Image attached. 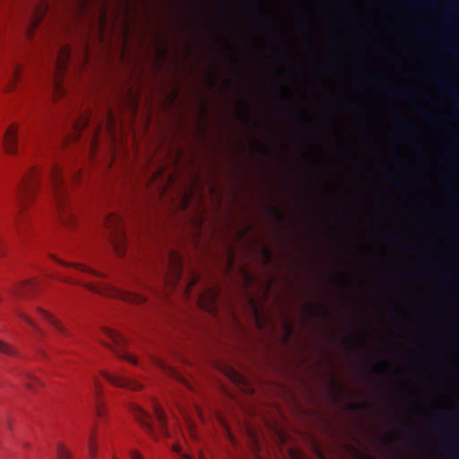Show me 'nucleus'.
Here are the masks:
<instances>
[{
  "instance_id": "obj_15",
  "label": "nucleus",
  "mask_w": 459,
  "mask_h": 459,
  "mask_svg": "<svg viewBox=\"0 0 459 459\" xmlns=\"http://www.w3.org/2000/svg\"><path fill=\"white\" fill-rule=\"evenodd\" d=\"M153 411H154L155 417L160 424L161 431L165 434L167 430H166V416H165L164 411H162L161 407L157 403L153 404Z\"/></svg>"
},
{
  "instance_id": "obj_32",
  "label": "nucleus",
  "mask_w": 459,
  "mask_h": 459,
  "mask_svg": "<svg viewBox=\"0 0 459 459\" xmlns=\"http://www.w3.org/2000/svg\"><path fill=\"white\" fill-rule=\"evenodd\" d=\"M84 286L91 290L96 291L98 293H102V291L97 286H93L91 284H85Z\"/></svg>"
},
{
  "instance_id": "obj_8",
  "label": "nucleus",
  "mask_w": 459,
  "mask_h": 459,
  "mask_svg": "<svg viewBox=\"0 0 459 459\" xmlns=\"http://www.w3.org/2000/svg\"><path fill=\"white\" fill-rule=\"evenodd\" d=\"M169 264H170V271L171 277L170 279L166 278L168 284L176 285L179 281L183 270V259L179 254L176 251H171L169 253Z\"/></svg>"
},
{
  "instance_id": "obj_16",
  "label": "nucleus",
  "mask_w": 459,
  "mask_h": 459,
  "mask_svg": "<svg viewBox=\"0 0 459 459\" xmlns=\"http://www.w3.org/2000/svg\"><path fill=\"white\" fill-rule=\"evenodd\" d=\"M44 13H45V9L42 7H39L37 8L35 13L33 14V16L31 17L30 19V27H28L27 29V33L29 34V36H31V29L32 27H36L38 26V24L40 22L43 15H44Z\"/></svg>"
},
{
  "instance_id": "obj_40",
  "label": "nucleus",
  "mask_w": 459,
  "mask_h": 459,
  "mask_svg": "<svg viewBox=\"0 0 459 459\" xmlns=\"http://www.w3.org/2000/svg\"><path fill=\"white\" fill-rule=\"evenodd\" d=\"M174 450H175L176 452L179 453V447H178V446H175V447H174Z\"/></svg>"
},
{
  "instance_id": "obj_13",
  "label": "nucleus",
  "mask_w": 459,
  "mask_h": 459,
  "mask_svg": "<svg viewBox=\"0 0 459 459\" xmlns=\"http://www.w3.org/2000/svg\"><path fill=\"white\" fill-rule=\"evenodd\" d=\"M89 117L88 116H82L78 119L76 122L74 123V132L73 133V138L74 140L77 141L80 139V134L81 132L87 127L89 124Z\"/></svg>"
},
{
  "instance_id": "obj_25",
  "label": "nucleus",
  "mask_w": 459,
  "mask_h": 459,
  "mask_svg": "<svg viewBox=\"0 0 459 459\" xmlns=\"http://www.w3.org/2000/svg\"><path fill=\"white\" fill-rule=\"evenodd\" d=\"M26 377H27V379L25 382V385L28 389L32 390L34 388L33 387L34 384H40L39 380H38V378H36L35 377L28 375Z\"/></svg>"
},
{
  "instance_id": "obj_43",
  "label": "nucleus",
  "mask_w": 459,
  "mask_h": 459,
  "mask_svg": "<svg viewBox=\"0 0 459 459\" xmlns=\"http://www.w3.org/2000/svg\"><path fill=\"white\" fill-rule=\"evenodd\" d=\"M456 102H457V104L459 105V99H456Z\"/></svg>"
},
{
  "instance_id": "obj_6",
  "label": "nucleus",
  "mask_w": 459,
  "mask_h": 459,
  "mask_svg": "<svg viewBox=\"0 0 459 459\" xmlns=\"http://www.w3.org/2000/svg\"><path fill=\"white\" fill-rule=\"evenodd\" d=\"M129 411L134 415L135 420L141 424L142 428L153 438H156V432L152 423L151 422L150 414L145 411L142 407L131 403L129 404Z\"/></svg>"
},
{
  "instance_id": "obj_20",
  "label": "nucleus",
  "mask_w": 459,
  "mask_h": 459,
  "mask_svg": "<svg viewBox=\"0 0 459 459\" xmlns=\"http://www.w3.org/2000/svg\"><path fill=\"white\" fill-rule=\"evenodd\" d=\"M17 315L19 317H21L24 322H26L33 330H35L37 333H41V330L39 328V326L34 323V321L30 318L27 315H25L23 312L17 310Z\"/></svg>"
},
{
  "instance_id": "obj_19",
  "label": "nucleus",
  "mask_w": 459,
  "mask_h": 459,
  "mask_svg": "<svg viewBox=\"0 0 459 459\" xmlns=\"http://www.w3.org/2000/svg\"><path fill=\"white\" fill-rule=\"evenodd\" d=\"M95 430L92 431L91 437H90V442H89V454L92 458H95L97 455V441L95 437Z\"/></svg>"
},
{
  "instance_id": "obj_11",
  "label": "nucleus",
  "mask_w": 459,
  "mask_h": 459,
  "mask_svg": "<svg viewBox=\"0 0 459 459\" xmlns=\"http://www.w3.org/2000/svg\"><path fill=\"white\" fill-rule=\"evenodd\" d=\"M37 311H38L39 315L42 317V319L48 322L62 335H65V336L69 335L67 329L52 315H50L48 312L42 310L40 308H38Z\"/></svg>"
},
{
  "instance_id": "obj_24",
  "label": "nucleus",
  "mask_w": 459,
  "mask_h": 459,
  "mask_svg": "<svg viewBox=\"0 0 459 459\" xmlns=\"http://www.w3.org/2000/svg\"><path fill=\"white\" fill-rule=\"evenodd\" d=\"M74 266V268L76 270H79L81 272H86V273H90L95 276H101L100 273L88 268L87 266L83 265V264H73Z\"/></svg>"
},
{
  "instance_id": "obj_26",
  "label": "nucleus",
  "mask_w": 459,
  "mask_h": 459,
  "mask_svg": "<svg viewBox=\"0 0 459 459\" xmlns=\"http://www.w3.org/2000/svg\"><path fill=\"white\" fill-rule=\"evenodd\" d=\"M263 255L264 258V264H268L272 261V252L268 248H264Z\"/></svg>"
},
{
  "instance_id": "obj_21",
  "label": "nucleus",
  "mask_w": 459,
  "mask_h": 459,
  "mask_svg": "<svg viewBox=\"0 0 459 459\" xmlns=\"http://www.w3.org/2000/svg\"><path fill=\"white\" fill-rule=\"evenodd\" d=\"M389 94H392L395 97H411V93L406 91H403L400 88H392L388 89L387 91Z\"/></svg>"
},
{
  "instance_id": "obj_34",
  "label": "nucleus",
  "mask_w": 459,
  "mask_h": 459,
  "mask_svg": "<svg viewBox=\"0 0 459 459\" xmlns=\"http://www.w3.org/2000/svg\"><path fill=\"white\" fill-rule=\"evenodd\" d=\"M60 281H65V282H70V283H74V284H79L80 283V281H74L71 280L68 277H61Z\"/></svg>"
},
{
  "instance_id": "obj_4",
  "label": "nucleus",
  "mask_w": 459,
  "mask_h": 459,
  "mask_svg": "<svg viewBox=\"0 0 459 459\" xmlns=\"http://www.w3.org/2000/svg\"><path fill=\"white\" fill-rule=\"evenodd\" d=\"M71 56V50L67 46H63L59 48L57 56L54 62L55 78L54 86L56 93L63 94L65 89L61 83V76L65 72L67 64Z\"/></svg>"
},
{
  "instance_id": "obj_9",
  "label": "nucleus",
  "mask_w": 459,
  "mask_h": 459,
  "mask_svg": "<svg viewBox=\"0 0 459 459\" xmlns=\"http://www.w3.org/2000/svg\"><path fill=\"white\" fill-rule=\"evenodd\" d=\"M36 288L37 282L28 280L14 287L12 290V295L16 299H27L30 297V292H32Z\"/></svg>"
},
{
  "instance_id": "obj_31",
  "label": "nucleus",
  "mask_w": 459,
  "mask_h": 459,
  "mask_svg": "<svg viewBox=\"0 0 459 459\" xmlns=\"http://www.w3.org/2000/svg\"><path fill=\"white\" fill-rule=\"evenodd\" d=\"M307 309L311 316H317L316 307L313 305H307Z\"/></svg>"
},
{
  "instance_id": "obj_10",
  "label": "nucleus",
  "mask_w": 459,
  "mask_h": 459,
  "mask_svg": "<svg viewBox=\"0 0 459 459\" xmlns=\"http://www.w3.org/2000/svg\"><path fill=\"white\" fill-rule=\"evenodd\" d=\"M17 131L16 125H12L4 134V147L8 153H14L17 149Z\"/></svg>"
},
{
  "instance_id": "obj_29",
  "label": "nucleus",
  "mask_w": 459,
  "mask_h": 459,
  "mask_svg": "<svg viewBox=\"0 0 459 459\" xmlns=\"http://www.w3.org/2000/svg\"><path fill=\"white\" fill-rule=\"evenodd\" d=\"M216 299H217V293L214 292V291H211V293H210V299L211 300L210 301H211L212 304H211V307L208 308L209 310L213 309V305L215 303Z\"/></svg>"
},
{
  "instance_id": "obj_30",
  "label": "nucleus",
  "mask_w": 459,
  "mask_h": 459,
  "mask_svg": "<svg viewBox=\"0 0 459 459\" xmlns=\"http://www.w3.org/2000/svg\"><path fill=\"white\" fill-rule=\"evenodd\" d=\"M129 455L131 456V459H143L142 455L138 451H135V450L130 451Z\"/></svg>"
},
{
  "instance_id": "obj_14",
  "label": "nucleus",
  "mask_w": 459,
  "mask_h": 459,
  "mask_svg": "<svg viewBox=\"0 0 459 459\" xmlns=\"http://www.w3.org/2000/svg\"><path fill=\"white\" fill-rule=\"evenodd\" d=\"M94 396H95V406H96V413L99 417H102L103 411L100 404V399L102 396L101 394V386L100 384V381L97 379H94Z\"/></svg>"
},
{
  "instance_id": "obj_39",
  "label": "nucleus",
  "mask_w": 459,
  "mask_h": 459,
  "mask_svg": "<svg viewBox=\"0 0 459 459\" xmlns=\"http://www.w3.org/2000/svg\"><path fill=\"white\" fill-rule=\"evenodd\" d=\"M444 89L446 90V91H450V88L448 87V85H444Z\"/></svg>"
},
{
  "instance_id": "obj_7",
  "label": "nucleus",
  "mask_w": 459,
  "mask_h": 459,
  "mask_svg": "<svg viewBox=\"0 0 459 459\" xmlns=\"http://www.w3.org/2000/svg\"><path fill=\"white\" fill-rule=\"evenodd\" d=\"M101 376L115 386L127 388L131 390H139L142 388V385L135 380L127 378L119 375H112L106 371L100 372Z\"/></svg>"
},
{
  "instance_id": "obj_28",
  "label": "nucleus",
  "mask_w": 459,
  "mask_h": 459,
  "mask_svg": "<svg viewBox=\"0 0 459 459\" xmlns=\"http://www.w3.org/2000/svg\"><path fill=\"white\" fill-rule=\"evenodd\" d=\"M128 299L130 301L136 302V303H142L145 300L143 297H142L140 295H134V294L131 295Z\"/></svg>"
},
{
  "instance_id": "obj_12",
  "label": "nucleus",
  "mask_w": 459,
  "mask_h": 459,
  "mask_svg": "<svg viewBox=\"0 0 459 459\" xmlns=\"http://www.w3.org/2000/svg\"><path fill=\"white\" fill-rule=\"evenodd\" d=\"M20 67L18 65H12L10 70L6 74V78L4 79V88L6 91H10L13 89L16 80L18 79Z\"/></svg>"
},
{
  "instance_id": "obj_17",
  "label": "nucleus",
  "mask_w": 459,
  "mask_h": 459,
  "mask_svg": "<svg viewBox=\"0 0 459 459\" xmlns=\"http://www.w3.org/2000/svg\"><path fill=\"white\" fill-rule=\"evenodd\" d=\"M393 115L396 122L399 123L405 130L411 133L417 132L415 127L409 124V122L404 117H402L397 112H394Z\"/></svg>"
},
{
  "instance_id": "obj_5",
  "label": "nucleus",
  "mask_w": 459,
  "mask_h": 459,
  "mask_svg": "<svg viewBox=\"0 0 459 459\" xmlns=\"http://www.w3.org/2000/svg\"><path fill=\"white\" fill-rule=\"evenodd\" d=\"M105 334L112 342V344L109 343V342H103V344L105 346L111 348L114 351V352H116V354L120 359L127 360L130 363L134 364V365L137 364V359L134 357H133V356H131L129 354H126V353H124V352H122V351H118L117 349V348L126 344V341L124 338V336H122L120 333H117V332L111 330V329H106L105 330Z\"/></svg>"
},
{
  "instance_id": "obj_3",
  "label": "nucleus",
  "mask_w": 459,
  "mask_h": 459,
  "mask_svg": "<svg viewBox=\"0 0 459 459\" xmlns=\"http://www.w3.org/2000/svg\"><path fill=\"white\" fill-rule=\"evenodd\" d=\"M105 224L109 230V241L119 255L126 253V235L122 218L115 213H110L105 218Z\"/></svg>"
},
{
  "instance_id": "obj_18",
  "label": "nucleus",
  "mask_w": 459,
  "mask_h": 459,
  "mask_svg": "<svg viewBox=\"0 0 459 459\" xmlns=\"http://www.w3.org/2000/svg\"><path fill=\"white\" fill-rule=\"evenodd\" d=\"M56 456L57 459H74L71 451L62 444L57 445Z\"/></svg>"
},
{
  "instance_id": "obj_22",
  "label": "nucleus",
  "mask_w": 459,
  "mask_h": 459,
  "mask_svg": "<svg viewBox=\"0 0 459 459\" xmlns=\"http://www.w3.org/2000/svg\"><path fill=\"white\" fill-rule=\"evenodd\" d=\"M0 352L6 355H15L16 353L13 347L2 341H0Z\"/></svg>"
},
{
  "instance_id": "obj_42",
  "label": "nucleus",
  "mask_w": 459,
  "mask_h": 459,
  "mask_svg": "<svg viewBox=\"0 0 459 459\" xmlns=\"http://www.w3.org/2000/svg\"><path fill=\"white\" fill-rule=\"evenodd\" d=\"M108 119L112 120L111 115H108Z\"/></svg>"
},
{
  "instance_id": "obj_44",
  "label": "nucleus",
  "mask_w": 459,
  "mask_h": 459,
  "mask_svg": "<svg viewBox=\"0 0 459 459\" xmlns=\"http://www.w3.org/2000/svg\"><path fill=\"white\" fill-rule=\"evenodd\" d=\"M56 261H57V263H61V261H60V260H56ZM62 264H63V262H62ZM64 264H65L64 263Z\"/></svg>"
},
{
  "instance_id": "obj_36",
  "label": "nucleus",
  "mask_w": 459,
  "mask_h": 459,
  "mask_svg": "<svg viewBox=\"0 0 459 459\" xmlns=\"http://www.w3.org/2000/svg\"><path fill=\"white\" fill-rule=\"evenodd\" d=\"M391 179H392V181H393V183L394 185H398L399 184L398 180L394 177H392Z\"/></svg>"
},
{
  "instance_id": "obj_27",
  "label": "nucleus",
  "mask_w": 459,
  "mask_h": 459,
  "mask_svg": "<svg viewBox=\"0 0 459 459\" xmlns=\"http://www.w3.org/2000/svg\"><path fill=\"white\" fill-rule=\"evenodd\" d=\"M409 3L413 5H427L431 3V0H410Z\"/></svg>"
},
{
  "instance_id": "obj_41",
  "label": "nucleus",
  "mask_w": 459,
  "mask_h": 459,
  "mask_svg": "<svg viewBox=\"0 0 459 459\" xmlns=\"http://www.w3.org/2000/svg\"><path fill=\"white\" fill-rule=\"evenodd\" d=\"M430 209L433 212H436V209L434 207L430 206Z\"/></svg>"
},
{
  "instance_id": "obj_23",
  "label": "nucleus",
  "mask_w": 459,
  "mask_h": 459,
  "mask_svg": "<svg viewBox=\"0 0 459 459\" xmlns=\"http://www.w3.org/2000/svg\"><path fill=\"white\" fill-rule=\"evenodd\" d=\"M270 211L279 222H283L285 221L284 214L277 207H271Z\"/></svg>"
},
{
  "instance_id": "obj_37",
  "label": "nucleus",
  "mask_w": 459,
  "mask_h": 459,
  "mask_svg": "<svg viewBox=\"0 0 459 459\" xmlns=\"http://www.w3.org/2000/svg\"><path fill=\"white\" fill-rule=\"evenodd\" d=\"M99 289L102 291V293H101V294H104V293H105V291H106V292H108V290H105L104 288H99Z\"/></svg>"
},
{
  "instance_id": "obj_35",
  "label": "nucleus",
  "mask_w": 459,
  "mask_h": 459,
  "mask_svg": "<svg viewBox=\"0 0 459 459\" xmlns=\"http://www.w3.org/2000/svg\"><path fill=\"white\" fill-rule=\"evenodd\" d=\"M181 459H192L188 455L186 454H181L180 455Z\"/></svg>"
},
{
  "instance_id": "obj_45",
  "label": "nucleus",
  "mask_w": 459,
  "mask_h": 459,
  "mask_svg": "<svg viewBox=\"0 0 459 459\" xmlns=\"http://www.w3.org/2000/svg\"><path fill=\"white\" fill-rule=\"evenodd\" d=\"M113 459H117L116 456H113Z\"/></svg>"
},
{
  "instance_id": "obj_33",
  "label": "nucleus",
  "mask_w": 459,
  "mask_h": 459,
  "mask_svg": "<svg viewBox=\"0 0 459 459\" xmlns=\"http://www.w3.org/2000/svg\"><path fill=\"white\" fill-rule=\"evenodd\" d=\"M359 408H360L359 404L355 403H350L348 406V409L350 411H358Z\"/></svg>"
},
{
  "instance_id": "obj_38",
  "label": "nucleus",
  "mask_w": 459,
  "mask_h": 459,
  "mask_svg": "<svg viewBox=\"0 0 459 459\" xmlns=\"http://www.w3.org/2000/svg\"><path fill=\"white\" fill-rule=\"evenodd\" d=\"M334 385H337L340 389H342L343 386L341 384H337L336 382H333Z\"/></svg>"
},
{
  "instance_id": "obj_2",
  "label": "nucleus",
  "mask_w": 459,
  "mask_h": 459,
  "mask_svg": "<svg viewBox=\"0 0 459 459\" xmlns=\"http://www.w3.org/2000/svg\"><path fill=\"white\" fill-rule=\"evenodd\" d=\"M40 174L41 172L39 168H31L23 177L17 190V211L14 219V226L16 233L20 238H22L23 231L27 228L26 218L23 214V211L36 192Z\"/></svg>"
},
{
  "instance_id": "obj_1",
  "label": "nucleus",
  "mask_w": 459,
  "mask_h": 459,
  "mask_svg": "<svg viewBox=\"0 0 459 459\" xmlns=\"http://www.w3.org/2000/svg\"><path fill=\"white\" fill-rule=\"evenodd\" d=\"M80 176V170H69L65 173L62 166L54 164L49 170V180L56 210L64 224H71L75 221V212L70 205L68 198L69 182L75 181Z\"/></svg>"
}]
</instances>
